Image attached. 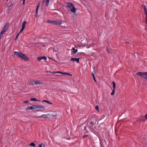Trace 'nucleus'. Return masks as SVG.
Masks as SVG:
<instances>
[{"label":"nucleus","instance_id":"5","mask_svg":"<svg viewBox=\"0 0 147 147\" xmlns=\"http://www.w3.org/2000/svg\"><path fill=\"white\" fill-rule=\"evenodd\" d=\"M38 107L37 109V111H39L40 110H44L45 108V107L42 105H38Z\"/></svg>","mask_w":147,"mask_h":147},{"label":"nucleus","instance_id":"32","mask_svg":"<svg viewBox=\"0 0 147 147\" xmlns=\"http://www.w3.org/2000/svg\"><path fill=\"white\" fill-rule=\"evenodd\" d=\"M146 20L145 21V23L146 24H147V14H146Z\"/></svg>","mask_w":147,"mask_h":147},{"label":"nucleus","instance_id":"47","mask_svg":"<svg viewBox=\"0 0 147 147\" xmlns=\"http://www.w3.org/2000/svg\"><path fill=\"white\" fill-rule=\"evenodd\" d=\"M126 43H128V44L129 43V42H126Z\"/></svg>","mask_w":147,"mask_h":147},{"label":"nucleus","instance_id":"3","mask_svg":"<svg viewBox=\"0 0 147 147\" xmlns=\"http://www.w3.org/2000/svg\"><path fill=\"white\" fill-rule=\"evenodd\" d=\"M9 25V22H7L5 26H4L3 30L2 31L3 32H5L8 28V27Z\"/></svg>","mask_w":147,"mask_h":147},{"label":"nucleus","instance_id":"24","mask_svg":"<svg viewBox=\"0 0 147 147\" xmlns=\"http://www.w3.org/2000/svg\"><path fill=\"white\" fill-rule=\"evenodd\" d=\"M73 50H74V51H73V53H76L78 51V50L77 49H75L74 48H73Z\"/></svg>","mask_w":147,"mask_h":147},{"label":"nucleus","instance_id":"37","mask_svg":"<svg viewBox=\"0 0 147 147\" xmlns=\"http://www.w3.org/2000/svg\"><path fill=\"white\" fill-rule=\"evenodd\" d=\"M56 73H59V74H62V72H60V71L55 72V74H56Z\"/></svg>","mask_w":147,"mask_h":147},{"label":"nucleus","instance_id":"26","mask_svg":"<svg viewBox=\"0 0 147 147\" xmlns=\"http://www.w3.org/2000/svg\"><path fill=\"white\" fill-rule=\"evenodd\" d=\"M30 100L31 101H37L38 100H37L35 98H31L30 99Z\"/></svg>","mask_w":147,"mask_h":147},{"label":"nucleus","instance_id":"38","mask_svg":"<svg viewBox=\"0 0 147 147\" xmlns=\"http://www.w3.org/2000/svg\"><path fill=\"white\" fill-rule=\"evenodd\" d=\"M88 136V135H84L83 137H82V138H85L86 137H87Z\"/></svg>","mask_w":147,"mask_h":147},{"label":"nucleus","instance_id":"13","mask_svg":"<svg viewBox=\"0 0 147 147\" xmlns=\"http://www.w3.org/2000/svg\"><path fill=\"white\" fill-rule=\"evenodd\" d=\"M26 111H28L30 110H33V107L32 106H28L26 108Z\"/></svg>","mask_w":147,"mask_h":147},{"label":"nucleus","instance_id":"34","mask_svg":"<svg viewBox=\"0 0 147 147\" xmlns=\"http://www.w3.org/2000/svg\"><path fill=\"white\" fill-rule=\"evenodd\" d=\"M107 52H108V53H111V51H109V50H108V47H107Z\"/></svg>","mask_w":147,"mask_h":147},{"label":"nucleus","instance_id":"2","mask_svg":"<svg viewBox=\"0 0 147 147\" xmlns=\"http://www.w3.org/2000/svg\"><path fill=\"white\" fill-rule=\"evenodd\" d=\"M20 58L26 61H28L29 60L28 57L25 54L22 53Z\"/></svg>","mask_w":147,"mask_h":147},{"label":"nucleus","instance_id":"10","mask_svg":"<svg viewBox=\"0 0 147 147\" xmlns=\"http://www.w3.org/2000/svg\"><path fill=\"white\" fill-rule=\"evenodd\" d=\"M67 5L68 7L70 8H71L72 7L74 6L72 3L70 2L67 3Z\"/></svg>","mask_w":147,"mask_h":147},{"label":"nucleus","instance_id":"46","mask_svg":"<svg viewBox=\"0 0 147 147\" xmlns=\"http://www.w3.org/2000/svg\"><path fill=\"white\" fill-rule=\"evenodd\" d=\"M50 71H46V72H47V73H50Z\"/></svg>","mask_w":147,"mask_h":147},{"label":"nucleus","instance_id":"20","mask_svg":"<svg viewBox=\"0 0 147 147\" xmlns=\"http://www.w3.org/2000/svg\"><path fill=\"white\" fill-rule=\"evenodd\" d=\"M26 23V22L25 21H24V22L22 23V27H24L25 28Z\"/></svg>","mask_w":147,"mask_h":147},{"label":"nucleus","instance_id":"42","mask_svg":"<svg viewBox=\"0 0 147 147\" xmlns=\"http://www.w3.org/2000/svg\"><path fill=\"white\" fill-rule=\"evenodd\" d=\"M32 83L33 84L32 85L34 84V83H35V81H31Z\"/></svg>","mask_w":147,"mask_h":147},{"label":"nucleus","instance_id":"12","mask_svg":"<svg viewBox=\"0 0 147 147\" xmlns=\"http://www.w3.org/2000/svg\"><path fill=\"white\" fill-rule=\"evenodd\" d=\"M34 84H43V83L42 82H40L38 81H35V83H34Z\"/></svg>","mask_w":147,"mask_h":147},{"label":"nucleus","instance_id":"7","mask_svg":"<svg viewBox=\"0 0 147 147\" xmlns=\"http://www.w3.org/2000/svg\"><path fill=\"white\" fill-rule=\"evenodd\" d=\"M80 59L79 58H71V61L74 62L75 61H76L77 63H79L80 62L79 61Z\"/></svg>","mask_w":147,"mask_h":147},{"label":"nucleus","instance_id":"16","mask_svg":"<svg viewBox=\"0 0 147 147\" xmlns=\"http://www.w3.org/2000/svg\"><path fill=\"white\" fill-rule=\"evenodd\" d=\"M144 10L145 12V13L146 14H147V10H146V7L145 5H144Z\"/></svg>","mask_w":147,"mask_h":147},{"label":"nucleus","instance_id":"45","mask_svg":"<svg viewBox=\"0 0 147 147\" xmlns=\"http://www.w3.org/2000/svg\"><path fill=\"white\" fill-rule=\"evenodd\" d=\"M50 73H53V74H55V72H52V71H50Z\"/></svg>","mask_w":147,"mask_h":147},{"label":"nucleus","instance_id":"22","mask_svg":"<svg viewBox=\"0 0 147 147\" xmlns=\"http://www.w3.org/2000/svg\"><path fill=\"white\" fill-rule=\"evenodd\" d=\"M35 144L34 143H33V142L31 143L29 145L30 146H33V147H34L35 146Z\"/></svg>","mask_w":147,"mask_h":147},{"label":"nucleus","instance_id":"41","mask_svg":"<svg viewBox=\"0 0 147 147\" xmlns=\"http://www.w3.org/2000/svg\"><path fill=\"white\" fill-rule=\"evenodd\" d=\"M33 84L32 83L31 81H30L29 82L28 84L30 85H32Z\"/></svg>","mask_w":147,"mask_h":147},{"label":"nucleus","instance_id":"28","mask_svg":"<svg viewBox=\"0 0 147 147\" xmlns=\"http://www.w3.org/2000/svg\"><path fill=\"white\" fill-rule=\"evenodd\" d=\"M115 89H113L112 90V92L111 93V95H114V92H115Z\"/></svg>","mask_w":147,"mask_h":147},{"label":"nucleus","instance_id":"4","mask_svg":"<svg viewBox=\"0 0 147 147\" xmlns=\"http://www.w3.org/2000/svg\"><path fill=\"white\" fill-rule=\"evenodd\" d=\"M37 60L38 61H41L42 59H44L46 60L47 59V58L45 56L43 57H37Z\"/></svg>","mask_w":147,"mask_h":147},{"label":"nucleus","instance_id":"19","mask_svg":"<svg viewBox=\"0 0 147 147\" xmlns=\"http://www.w3.org/2000/svg\"><path fill=\"white\" fill-rule=\"evenodd\" d=\"M32 107H33V109H37L38 107L37 105H33L32 106Z\"/></svg>","mask_w":147,"mask_h":147},{"label":"nucleus","instance_id":"33","mask_svg":"<svg viewBox=\"0 0 147 147\" xmlns=\"http://www.w3.org/2000/svg\"><path fill=\"white\" fill-rule=\"evenodd\" d=\"M48 22L49 23H51V24H53V21L49 20V21H48Z\"/></svg>","mask_w":147,"mask_h":147},{"label":"nucleus","instance_id":"44","mask_svg":"<svg viewBox=\"0 0 147 147\" xmlns=\"http://www.w3.org/2000/svg\"><path fill=\"white\" fill-rule=\"evenodd\" d=\"M25 0H23V1H22V3H23V4H24L25 3Z\"/></svg>","mask_w":147,"mask_h":147},{"label":"nucleus","instance_id":"6","mask_svg":"<svg viewBox=\"0 0 147 147\" xmlns=\"http://www.w3.org/2000/svg\"><path fill=\"white\" fill-rule=\"evenodd\" d=\"M40 6V2H39L38 3V5L37 6L36 9V13L35 15V16L36 17H37L38 16V9L39 7Z\"/></svg>","mask_w":147,"mask_h":147},{"label":"nucleus","instance_id":"15","mask_svg":"<svg viewBox=\"0 0 147 147\" xmlns=\"http://www.w3.org/2000/svg\"><path fill=\"white\" fill-rule=\"evenodd\" d=\"M37 147H45V146L44 144L41 143Z\"/></svg>","mask_w":147,"mask_h":147},{"label":"nucleus","instance_id":"27","mask_svg":"<svg viewBox=\"0 0 147 147\" xmlns=\"http://www.w3.org/2000/svg\"><path fill=\"white\" fill-rule=\"evenodd\" d=\"M62 74H64V75H70V76H71V74H69L67 73H64V72H62Z\"/></svg>","mask_w":147,"mask_h":147},{"label":"nucleus","instance_id":"31","mask_svg":"<svg viewBox=\"0 0 147 147\" xmlns=\"http://www.w3.org/2000/svg\"><path fill=\"white\" fill-rule=\"evenodd\" d=\"M95 109L98 110V111H99L98 107V105H96L95 107Z\"/></svg>","mask_w":147,"mask_h":147},{"label":"nucleus","instance_id":"30","mask_svg":"<svg viewBox=\"0 0 147 147\" xmlns=\"http://www.w3.org/2000/svg\"><path fill=\"white\" fill-rule=\"evenodd\" d=\"M47 115H42L41 116L42 117H47Z\"/></svg>","mask_w":147,"mask_h":147},{"label":"nucleus","instance_id":"29","mask_svg":"<svg viewBox=\"0 0 147 147\" xmlns=\"http://www.w3.org/2000/svg\"><path fill=\"white\" fill-rule=\"evenodd\" d=\"M24 27H22L20 30V32H19V33H20L21 32H22V31H23V30H24Z\"/></svg>","mask_w":147,"mask_h":147},{"label":"nucleus","instance_id":"48","mask_svg":"<svg viewBox=\"0 0 147 147\" xmlns=\"http://www.w3.org/2000/svg\"><path fill=\"white\" fill-rule=\"evenodd\" d=\"M7 0V1H8L9 0Z\"/></svg>","mask_w":147,"mask_h":147},{"label":"nucleus","instance_id":"40","mask_svg":"<svg viewBox=\"0 0 147 147\" xmlns=\"http://www.w3.org/2000/svg\"><path fill=\"white\" fill-rule=\"evenodd\" d=\"M20 33L19 32L18 33V34L17 35L16 37V38H15V39H16L18 37V35H19V34H20Z\"/></svg>","mask_w":147,"mask_h":147},{"label":"nucleus","instance_id":"23","mask_svg":"<svg viewBox=\"0 0 147 147\" xmlns=\"http://www.w3.org/2000/svg\"><path fill=\"white\" fill-rule=\"evenodd\" d=\"M43 102H47V103H49V104H52V103L49 102V101H47V100H43Z\"/></svg>","mask_w":147,"mask_h":147},{"label":"nucleus","instance_id":"39","mask_svg":"<svg viewBox=\"0 0 147 147\" xmlns=\"http://www.w3.org/2000/svg\"><path fill=\"white\" fill-rule=\"evenodd\" d=\"M144 117L146 120H147V113L145 115Z\"/></svg>","mask_w":147,"mask_h":147},{"label":"nucleus","instance_id":"25","mask_svg":"<svg viewBox=\"0 0 147 147\" xmlns=\"http://www.w3.org/2000/svg\"><path fill=\"white\" fill-rule=\"evenodd\" d=\"M4 32H3L2 31L0 33V39L1 38V37L3 35V34L4 33Z\"/></svg>","mask_w":147,"mask_h":147},{"label":"nucleus","instance_id":"14","mask_svg":"<svg viewBox=\"0 0 147 147\" xmlns=\"http://www.w3.org/2000/svg\"><path fill=\"white\" fill-rule=\"evenodd\" d=\"M144 118V117H143V116H142L139 119L137 120V121H138V122L142 121H143Z\"/></svg>","mask_w":147,"mask_h":147},{"label":"nucleus","instance_id":"1","mask_svg":"<svg viewBox=\"0 0 147 147\" xmlns=\"http://www.w3.org/2000/svg\"><path fill=\"white\" fill-rule=\"evenodd\" d=\"M136 74L141 77H143L145 79H147V72H146L139 71L137 72Z\"/></svg>","mask_w":147,"mask_h":147},{"label":"nucleus","instance_id":"18","mask_svg":"<svg viewBox=\"0 0 147 147\" xmlns=\"http://www.w3.org/2000/svg\"><path fill=\"white\" fill-rule=\"evenodd\" d=\"M112 83H113V89H115V88L116 86L115 83V82H114L113 81L112 82Z\"/></svg>","mask_w":147,"mask_h":147},{"label":"nucleus","instance_id":"11","mask_svg":"<svg viewBox=\"0 0 147 147\" xmlns=\"http://www.w3.org/2000/svg\"><path fill=\"white\" fill-rule=\"evenodd\" d=\"M71 11L73 13H75L76 11V8L74 5L71 8H70Z\"/></svg>","mask_w":147,"mask_h":147},{"label":"nucleus","instance_id":"9","mask_svg":"<svg viewBox=\"0 0 147 147\" xmlns=\"http://www.w3.org/2000/svg\"><path fill=\"white\" fill-rule=\"evenodd\" d=\"M62 24L61 22H58L55 21H53V24L55 25H60Z\"/></svg>","mask_w":147,"mask_h":147},{"label":"nucleus","instance_id":"36","mask_svg":"<svg viewBox=\"0 0 147 147\" xmlns=\"http://www.w3.org/2000/svg\"><path fill=\"white\" fill-rule=\"evenodd\" d=\"M90 124L92 125V126H93V125L94 124V122L92 121H91L90 122Z\"/></svg>","mask_w":147,"mask_h":147},{"label":"nucleus","instance_id":"8","mask_svg":"<svg viewBox=\"0 0 147 147\" xmlns=\"http://www.w3.org/2000/svg\"><path fill=\"white\" fill-rule=\"evenodd\" d=\"M14 54L15 55H18V56L20 57L21 55L22 54V53L20 52H14Z\"/></svg>","mask_w":147,"mask_h":147},{"label":"nucleus","instance_id":"43","mask_svg":"<svg viewBox=\"0 0 147 147\" xmlns=\"http://www.w3.org/2000/svg\"><path fill=\"white\" fill-rule=\"evenodd\" d=\"M45 1L46 2L45 0H43L42 2V4H43L44 3H45Z\"/></svg>","mask_w":147,"mask_h":147},{"label":"nucleus","instance_id":"17","mask_svg":"<svg viewBox=\"0 0 147 147\" xmlns=\"http://www.w3.org/2000/svg\"><path fill=\"white\" fill-rule=\"evenodd\" d=\"M50 0H46V6L47 7H48L49 5V3Z\"/></svg>","mask_w":147,"mask_h":147},{"label":"nucleus","instance_id":"21","mask_svg":"<svg viewBox=\"0 0 147 147\" xmlns=\"http://www.w3.org/2000/svg\"><path fill=\"white\" fill-rule=\"evenodd\" d=\"M92 76H93V79H94V82H96V80L95 79V76L94 75V74L92 72Z\"/></svg>","mask_w":147,"mask_h":147},{"label":"nucleus","instance_id":"35","mask_svg":"<svg viewBox=\"0 0 147 147\" xmlns=\"http://www.w3.org/2000/svg\"><path fill=\"white\" fill-rule=\"evenodd\" d=\"M29 102V101L28 100L24 101L23 102V103H28Z\"/></svg>","mask_w":147,"mask_h":147}]
</instances>
